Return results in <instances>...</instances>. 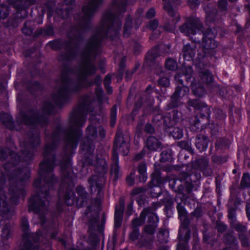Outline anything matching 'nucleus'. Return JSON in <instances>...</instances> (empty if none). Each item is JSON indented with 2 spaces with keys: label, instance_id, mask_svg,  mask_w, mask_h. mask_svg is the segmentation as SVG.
<instances>
[{
  "label": "nucleus",
  "instance_id": "obj_50",
  "mask_svg": "<svg viewBox=\"0 0 250 250\" xmlns=\"http://www.w3.org/2000/svg\"><path fill=\"white\" fill-rule=\"evenodd\" d=\"M8 155H15L10 149L5 148L0 150V159L1 161L5 160Z\"/></svg>",
  "mask_w": 250,
  "mask_h": 250
},
{
  "label": "nucleus",
  "instance_id": "obj_56",
  "mask_svg": "<svg viewBox=\"0 0 250 250\" xmlns=\"http://www.w3.org/2000/svg\"><path fill=\"white\" fill-rule=\"evenodd\" d=\"M178 145L180 147L185 149L191 153H193V150L191 147L190 144L187 141H182L178 143Z\"/></svg>",
  "mask_w": 250,
  "mask_h": 250
},
{
  "label": "nucleus",
  "instance_id": "obj_20",
  "mask_svg": "<svg viewBox=\"0 0 250 250\" xmlns=\"http://www.w3.org/2000/svg\"><path fill=\"white\" fill-rule=\"evenodd\" d=\"M111 161L110 174L113 177V180L116 181L121 175L119 166V158L117 153H113Z\"/></svg>",
  "mask_w": 250,
  "mask_h": 250
},
{
  "label": "nucleus",
  "instance_id": "obj_13",
  "mask_svg": "<svg viewBox=\"0 0 250 250\" xmlns=\"http://www.w3.org/2000/svg\"><path fill=\"white\" fill-rule=\"evenodd\" d=\"M88 17H81L80 23L79 26L73 28L68 33V37L71 39H77L78 35L81 33L80 28L83 30L88 27L89 21Z\"/></svg>",
  "mask_w": 250,
  "mask_h": 250
},
{
  "label": "nucleus",
  "instance_id": "obj_1",
  "mask_svg": "<svg viewBox=\"0 0 250 250\" xmlns=\"http://www.w3.org/2000/svg\"><path fill=\"white\" fill-rule=\"evenodd\" d=\"M93 102L91 96H86L81 99L79 106L74 109L69 117V127L62 129L60 124L57 125L55 129L46 139V145L43 150V159L40 164L39 174L41 177L40 184L41 193L32 200V211L42 216L47 213L48 204L41 198H45L48 195V188H51L57 182L56 178L52 174L55 167V151L58 147L61 138L64 139L65 143L70 150L77 147L78 141L82 136L80 128L83 125L88 113L93 111L91 104Z\"/></svg>",
  "mask_w": 250,
  "mask_h": 250
},
{
  "label": "nucleus",
  "instance_id": "obj_31",
  "mask_svg": "<svg viewBox=\"0 0 250 250\" xmlns=\"http://www.w3.org/2000/svg\"><path fill=\"white\" fill-rule=\"evenodd\" d=\"M158 56L159 54L157 49L155 48L148 51L146 57V63L148 65H152Z\"/></svg>",
  "mask_w": 250,
  "mask_h": 250
},
{
  "label": "nucleus",
  "instance_id": "obj_54",
  "mask_svg": "<svg viewBox=\"0 0 250 250\" xmlns=\"http://www.w3.org/2000/svg\"><path fill=\"white\" fill-rule=\"evenodd\" d=\"M201 2L200 0H188V4L190 9L193 10L197 9L200 5Z\"/></svg>",
  "mask_w": 250,
  "mask_h": 250
},
{
  "label": "nucleus",
  "instance_id": "obj_2",
  "mask_svg": "<svg viewBox=\"0 0 250 250\" xmlns=\"http://www.w3.org/2000/svg\"><path fill=\"white\" fill-rule=\"evenodd\" d=\"M121 25L117 17H104L101 27L89 39L82 54L79 68L76 72L77 81L70 83L68 76L64 72L62 73L61 85L52 95V99L57 105H60L67 102L70 91L77 92L87 86L86 78L94 75L97 70L93 60L99 52L102 39L107 36L113 39L117 36Z\"/></svg>",
  "mask_w": 250,
  "mask_h": 250
},
{
  "label": "nucleus",
  "instance_id": "obj_36",
  "mask_svg": "<svg viewBox=\"0 0 250 250\" xmlns=\"http://www.w3.org/2000/svg\"><path fill=\"white\" fill-rule=\"evenodd\" d=\"M181 99V98L173 93L171 96L170 102L167 105V109H170L181 105L182 104Z\"/></svg>",
  "mask_w": 250,
  "mask_h": 250
},
{
  "label": "nucleus",
  "instance_id": "obj_16",
  "mask_svg": "<svg viewBox=\"0 0 250 250\" xmlns=\"http://www.w3.org/2000/svg\"><path fill=\"white\" fill-rule=\"evenodd\" d=\"M125 209V201L123 198H120L119 204L116 207L114 226L116 228L121 226L123 220V214Z\"/></svg>",
  "mask_w": 250,
  "mask_h": 250
},
{
  "label": "nucleus",
  "instance_id": "obj_17",
  "mask_svg": "<svg viewBox=\"0 0 250 250\" xmlns=\"http://www.w3.org/2000/svg\"><path fill=\"white\" fill-rule=\"evenodd\" d=\"M194 167L202 171L207 176L212 174V169L209 167L208 159L205 157L197 159L195 162Z\"/></svg>",
  "mask_w": 250,
  "mask_h": 250
},
{
  "label": "nucleus",
  "instance_id": "obj_32",
  "mask_svg": "<svg viewBox=\"0 0 250 250\" xmlns=\"http://www.w3.org/2000/svg\"><path fill=\"white\" fill-rule=\"evenodd\" d=\"M9 210L6 196L3 193L0 194V215L7 213Z\"/></svg>",
  "mask_w": 250,
  "mask_h": 250
},
{
  "label": "nucleus",
  "instance_id": "obj_35",
  "mask_svg": "<svg viewBox=\"0 0 250 250\" xmlns=\"http://www.w3.org/2000/svg\"><path fill=\"white\" fill-rule=\"evenodd\" d=\"M223 241L228 245H237V240L236 237L232 233L227 232L223 236Z\"/></svg>",
  "mask_w": 250,
  "mask_h": 250
},
{
  "label": "nucleus",
  "instance_id": "obj_55",
  "mask_svg": "<svg viewBox=\"0 0 250 250\" xmlns=\"http://www.w3.org/2000/svg\"><path fill=\"white\" fill-rule=\"evenodd\" d=\"M177 209L180 219L188 217L187 212L181 203L178 204L177 206Z\"/></svg>",
  "mask_w": 250,
  "mask_h": 250
},
{
  "label": "nucleus",
  "instance_id": "obj_44",
  "mask_svg": "<svg viewBox=\"0 0 250 250\" xmlns=\"http://www.w3.org/2000/svg\"><path fill=\"white\" fill-rule=\"evenodd\" d=\"M151 182L159 184L162 182V179L161 177V171L159 169H155L151 174Z\"/></svg>",
  "mask_w": 250,
  "mask_h": 250
},
{
  "label": "nucleus",
  "instance_id": "obj_46",
  "mask_svg": "<svg viewBox=\"0 0 250 250\" xmlns=\"http://www.w3.org/2000/svg\"><path fill=\"white\" fill-rule=\"evenodd\" d=\"M74 57V54L72 50H69L66 53L61 55L58 58V60L60 62H64L65 61H68L72 59Z\"/></svg>",
  "mask_w": 250,
  "mask_h": 250
},
{
  "label": "nucleus",
  "instance_id": "obj_33",
  "mask_svg": "<svg viewBox=\"0 0 250 250\" xmlns=\"http://www.w3.org/2000/svg\"><path fill=\"white\" fill-rule=\"evenodd\" d=\"M230 227L234 229L239 233L245 234L247 231V226L241 223L236 221L230 222Z\"/></svg>",
  "mask_w": 250,
  "mask_h": 250
},
{
  "label": "nucleus",
  "instance_id": "obj_28",
  "mask_svg": "<svg viewBox=\"0 0 250 250\" xmlns=\"http://www.w3.org/2000/svg\"><path fill=\"white\" fill-rule=\"evenodd\" d=\"M76 190L79 196L77 204L79 206L82 207L84 203L86 202L87 193L84 190V188L81 186L78 187Z\"/></svg>",
  "mask_w": 250,
  "mask_h": 250
},
{
  "label": "nucleus",
  "instance_id": "obj_23",
  "mask_svg": "<svg viewBox=\"0 0 250 250\" xmlns=\"http://www.w3.org/2000/svg\"><path fill=\"white\" fill-rule=\"evenodd\" d=\"M202 7L206 13V16H219L217 4L215 2H204L203 3Z\"/></svg>",
  "mask_w": 250,
  "mask_h": 250
},
{
  "label": "nucleus",
  "instance_id": "obj_37",
  "mask_svg": "<svg viewBox=\"0 0 250 250\" xmlns=\"http://www.w3.org/2000/svg\"><path fill=\"white\" fill-rule=\"evenodd\" d=\"M189 92V89L188 87L182 85L180 86H177L173 93L174 95H176L180 98H182L183 97L186 96Z\"/></svg>",
  "mask_w": 250,
  "mask_h": 250
},
{
  "label": "nucleus",
  "instance_id": "obj_60",
  "mask_svg": "<svg viewBox=\"0 0 250 250\" xmlns=\"http://www.w3.org/2000/svg\"><path fill=\"white\" fill-rule=\"evenodd\" d=\"M55 5L54 1H48L45 4V6L48 10L47 16H53V6Z\"/></svg>",
  "mask_w": 250,
  "mask_h": 250
},
{
  "label": "nucleus",
  "instance_id": "obj_42",
  "mask_svg": "<svg viewBox=\"0 0 250 250\" xmlns=\"http://www.w3.org/2000/svg\"><path fill=\"white\" fill-rule=\"evenodd\" d=\"M166 68L171 71H175L177 69L178 65L176 61L171 58L167 59L166 61Z\"/></svg>",
  "mask_w": 250,
  "mask_h": 250
},
{
  "label": "nucleus",
  "instance_id": "obj_43",
  "mask_svg": "<svg viewBox=\"0 0 250 250\" xmlns=\"http://www.w3.org/2000/svg\"><path fill=\"white\" fill-rule=\"evenodd\" d=\"M95 94L99 104H101L104 101L107 100V98L103 96V90L101 86H98L96 87L95 89Z\"/></svg>",
  "mask_w": 250,
  "mask_h": 250
},
{
  "label": "nucleus",
  "instance_id": "obj_5",
  "mask_svg": "<svg viewBox=\"0 0 250 250\" xmlns=\"http://www.w3.org/2000/svg\"><path fill=\"white\" fill-rule=\"evenodd\" d=\"M62 174L63 175V182L64 184H67L68 187L66 188V191L64 196V200L66 204L71 206L74 204L75 194L73 190L74 183L72 181V169L70 161L69 159L61 166Z\"/></svg>",
  "mask_w": 250,
  "mask_h": 250
},
{
  "label": "nucleus",
  "instance_id": "obj_58",
  "mask_svg": "<svg viewBox=\"0 0 250 250\" xmlns=\"http://www.w3.org/2000/svg\"><path fill=\"white\" fill-rule=\"evenodd\" d=\"M140 236L139 228H132V231L129 235V238L132 241H135Z\"/></svg>",
  "mask_w": 250,
  "mask_h": 250
},
{
  "label": "nucleus",
  "instance_id": "obj_40",
  "mask_svg": "<svg viewBox=\"0 0 250 250\" xmlns=\"http://www.w3.org/2000/svg\"><path fill=\"white\" fill-rule=\"evenodd\" d=\"M240 187L242 188H250V176L248 173H245L242 177Z\"/></svg>",
  "mask_w": 250,
  "mask_h": 250
},
{
  "label": "nucleus",
  "instance_id": "obj_47",
  "mask_svg": "<svg viewBox=\"0 0 250 250\" xmlns=\"http://www.w3.org/2000/svg\"><path fill=\"white\" fill-rule=\"evenodd\" d=\"M152 90V87L150 86H148L145 91L146 95L144 97H142L140 100L141 103H147L152 101V98L150 96V92Z\"/></svg>",
  "mask_w": 250,
  "mask_h": 250
},
{
  "label": "nucleus",
  "instance_id": "obj_53",
  "mask_svg": "<svg viewBox=\"0 0 250 250\" xmlns=\"http://www.w3.org/2000/svg\"><path fill=\"white\" fill-rule=\"evenodd\" d=\"M116 114H117V106L114 105L111 109L110 112V125L111 126H114L115 125L116 120Z\"/></svg>",
  "mask_w": 250,
  "mask_h": 250
},
{
  "label": "nucleus",
  "instance_id": "obj_24",
  "mask_svg": "<svg viewBox=\"0 0 250 250\" xmlns=\"http://www.w3.org/2000/svg\"><path fill=\"white\" fill-rule=\"evenodd\" d=\"M208 143V138L205 135L199 134L196 136L195 145L200 151L206 150Z\"/></svg>",
  "mask_w": 250,
  "mask_h": 250
},
{
  "label": "nucleus",
  "instance_id": "obj_59",
  "mask_svg": "<svg viewBox=\"0 0 250 250\" xmlns=\"http://www.w3.org/2000/svg\"><path fill=\"white\" fill-rule=\"evenodd\" d=\"M53 105L50 102H45L42 106V110L47 114H49L52 111Z\"/></svg>",
  "mask_w": 250,
  "mask_h": 250
},
{
  "label": "nucleus",
  "instance_id": "obj_4",
  "mask_svg": "<svg viewBox=\"0 0 250 250\" xmlns=\"http://www.w3.org/2000/svg\"><path fill=\"white\" fill-rule=\"evenodd\" d=\"M86 151L84 157L85 163L91 165L96 166V171L99 175L92 176L88 180L90 187L92 190L94 187L97 189L98 193H100L104 184L105 181V174L107 169V165L105 160L98 159L96 156L93 154L94 150L90 149H83Z\"/></svg>",
  "mask_w": 250,
  "mask_h": 250
},
{
  "label": "nucleus",
  "instance_id": "obj_10",
  "mask_svg": "<svg viewBox=\"0 0 250 250\" xmlns=\"http://www.w3.org/2000/svg\"><path fill=\"white\" fill-rule=\"evenodd\" d=\"M21 227L22 232L21 246L23 250H31V234L29 224L26 217L24 216L21 219Z\"/></svg>",
  "mask_w": 250,
  "mask_h": 250
},
{
  "label": "nucleus",
  "instance_id": "obj_61",
  "mask_svg": "<svg viewBox=\"0 0 250 250\" xmlns=\"http://www.w3.org/2000/svg\"><path fill=\"white\" fill-rule=\"evenodd\" d=\"M158 82L160 85L164 87H167L169 85V79L166 77L160 78Z\"/></svg>",
  "mask_w": 250,
  "mask_h": 250
},
{
  "label": "nucleus",
  "instance_id": "obj_49",
  "mask_svg": "<svg viewBox=\"0 0 250 250\" xmlns=\"http://www.w3.org/2000/svg\"><path fill=\"white\" fill-rule=\"evenodd\" d=\"M228 0H219L217 4V8L218 9V12H225L227 10Z\"/></svg>",
  "mask_w": 250,
  "mask_h": 250
},
{
  "label": "nucleus",
  "instance_id": "obj_3",
  "mask_svg": "<svg viewBox=\"0 0 250 250\" xmlns=\"http://www.w3.org/2000/svg\"><path fill=\"white\" fill-rule=\"evenodd\" d=\"M182 32L186 33L188 36L192 38V36L195 35L200 31L203 34V41L200 52L198 55L200 58H203L208 55L214 54L215 49L217 47L216 42L212 39L213 35L209 29L205 30L202 23L198 18H191L188 20L180 28Z\"/></svg>",
  "mask_w": 250,
  "mask_h": 250
},
{
  "label": "nucleus",
  "instance_id": "obj_15",
  "mask_svg": "<svg viewBox=\"0 0 250 250\" xmlns=\"http://www.w3.org/2000/svg\"><path fill=\"white\" fill-rule=\"evenodd\" d=\"M164 2V9L168 16H176V11L181 5V0H162Z\"/></svg>",
  "mask_w": 250,
  "mask_h": 250
},
{
  "label": "nucleus",
  "instance_id": "obj_62",
  "mask_svg": "<svg viewBox=\"0 0 250 250\" xmlns=\"http://www.w3.org/2000/svg\"><path fill=\"white\" fill-rule=\"evenodd\" d=\"M201 178V174L199 173H193L191 171H190V182H196V181L199 180Z\"/></svg>",
  "mask_w": 250,
  "mask_h": 250
},
{
  "label": "nucleus",
  "instance_id": "obj_22",
  "mask_svg": "<svg viewBox=\"0 0 250 250\" xmlns=\"http://www.w3.org/2000/svg\"><path fill=\"white\" fill-rule=\"evenodd\" d=\"M196 51V45L195 43L187 44L183 47V57L188 61L191 60L194 57Z\"/></svg>",
  "mask_w": 250,
  "mask_h": 250
},
{
  "label": "nucleus",
  "instance_id": "obj_27",
  "mask_svg": "<svg viewBox=\"0 0 250 250\" xmlns=\"http://www.w3.org/2000/svg\"><path fill=\"white\" fill-rule=\"evenodd\" d=\"M0 119L2 124L8 128H14V122L11 115L5 113H0Z\"/></svg>",
  "mask_w": 250,
  "mask_h": 250
},
{
  "label": "nucleus",
  "instance_id": "obj_14",
  "mask_svg": "<svg viewBox=\"0 0 250 250\" xmlns=\"http://www.w3.org/2000/svg\"><path fill=\"white\" fill-rule=\"evenodd\" d=\"M188 104L189 106L193 107L196 109L201 110V115H203L205 117L209 116L210 108L204 103L199 100H191L188 101Z\"/></svg>",
  "mask_w": 250,
  "mask_h": 250
},
{
  "label": "nucleus",
  "instance_id": "obj_38",
  "mask_svg": "<svg viewBox=\"0 0 250 250\" xmlns=\"http://www.w3.org/2000/svg\"><path fill=\"white\" fill-rule=\"evenodd\" d=\"M158 240L161 243L167 242L168 237V231L165 229H160L157 234Z\"/></svg>",
  "mask_w": 250,
  "mask_h": 250
},
{
  "label": "nucleus",
  "instance_id": "obj_11",
  "mask_svg": "<svg viewBox=\"0 0 250 250\" xmlns=\"http://www.w3.org/2000/svg\"><path fill=\"white\" fill-rule=\"evenodd\" d=\"M21 107L17 117V122L20 124L30 125L31 124V106L30 102H21Z\"/></svg>",
  "mask_w": 250,
  "mask_h": 250
},
{
  "label": "nucleus",
  "instance_id": "obj_18",
  "mask_svg": "<svg viewBox=\"0 0 250 250\" xmlns=\"http://www.w3.org/2000/svg\"><path fill=\"white\" fill-rule=\"evenodd\" d=\"M112 6L116 10L117 15L109 11L108 14H104L102 16H121V13H124L126 11V0H113Z\"/></svg>",
  "mask_w": 250,
  "mask_h": 250
},
{
  "label": "nucleus",
  "instance_id": "obj_12",
  "mask_svg": "<svg viewBox=\"0 0 250 250\" xmlns=\"http://www.w3.org/2000/svg\"><path fill=\"white\" fill-rule=\"evenodd\" d=\"M155 209L150 207L144 208L140 213L139 217H136L133 219L131 222L132 228H138L139 226L143 225L145 222L146 217L149 218L150 213H152Z\"/></svg>",
  "mask_w": 250,
  "mask_h": 250
},
{
  "label": "nucleus",
  "instance_id": "obj_21",
  "mask_svg": "<svg viewBox=\"0 0 250 250\" xmlns=\"http://www.w3.org/2000/svg\"><path fill=\"white\" fill-rule=\"evenodd\" d=\"M103 1V0H93L87 5L83 6L82 10L84 14L83 16H94V12L98 8V5L102 4Z\"/></svg>",
  "mask_w": 250,
  "mask_h": 250
},
{
  "label": "nucleus",
  "instance_id": "obj_41",
  "mask_svg": "<svg viewBox=\"0 0 250 250\" xmlns=\"http://www.w3.org/2000/svg\"><path fill=\"white\" fill-rule=\"evenodd\" d=\"M12 226L9 223L5 224L2 230L1 236L5 239H8L11 236Z\"/></svg>",
  "mask_w": 250,
  "mask_h": 250
},
{
  "label": "nucleus",
  "instance_id": "obj_34",
  "mask_svg": "<svg viewBox=\"0 0 250 250\" xmlns=\"http://www.w3.org/2000/svg\"><path fill=\"white\" fill-rule=\"evenodd\" d=\"M192 90L194 95L198 97H202L205 94V90L201 83H192Z\"/></svg>",
  "mask_w": 250,
  "mask_h": 250
},
{
  "label": "nucleus",
  "instance_id": "obj_8",
  "mask_svg": "<svg viewBox=\"0 0 250 250\" xmlns=\"http://www.w3.org/2000/svg\"><path fill=\"white\" fill-rule=\"evenodd\" d=\"M129 152L128 139L127 137H125L121 130L117 131L115 137L113 153H118L123 155H126Z\"/></svg>",
  "mask_w": 250,
  "mask_h": 250
},
{
  "label": "nucleus",
  "instance_id": "obj_25",
  "mask_svg": "<svg viewBox=\"0 0 250 250\" xmlns=\"http://www.w3.org/2000/svg\"><path fill=\"white\" fill-rule=\"evenodd\" d=\"M161 142L155 137H149L146 141V146L147 149L151 151H156L161 148Z\"/></svg>",
  "mask_w": 250,
  "mask_h": 250
},
{
  "label": "nucleus",
  "instance_id": "obj_7",
  "mask_svg": "<svg viewBox=\"0 0 250 250\" xmlns=\"http://www.w3.org/2000/svg\"><path fill=\"white\" fill-rule=\"evenodd\" d=\"M180 219L181 225L179 231V243L177 245V250H189L187 243L190 237V230L188 228L189 220L188 217Z\"/></svg>",
  "mask_w": 250,
  "mask_h": 250
},
{
  "label": "nucleus",
  "instance_id": "obj_19",
  "mask_svg": "<svg viewBox=\"0 0 250 250\" xmlns=\"http://www.w3.org/2000/svg\"><path fill=\"white\" fill-rule=\"evenodd\" d=\"M141 24V21L136 17H127L124 26V35L125 37H128L130 34L132 27L134 25L137 28Z\"/></svg>",
  "mask_w": 250,
  "mask_h": 250
},
{
  "label": "nucleus",
  "instance_id": "obj_30",
  "mask_svg": "<svg viewBox=\"0 0 250 250\" xmlns=\"http://www.w3.org/2000/svg\"><path fill=\"white\" fill-rule=\"evenodd\" d=\"M47 122V119L44 116L35 117L32 115V129L35 126L38 128L42 127L45 125Z\"/></svg>",
  "mask_w": 250,
  "mask_h": 250
},
{
  "label": "nucleus",
  "instance_id": "obj_39",
  "mask_svg": "<svg viewBox=\"0 0 250 250\" xmlns=\"http://www.w3.org/2000/svg\"><path fill=\"white\" fill-rule=\"evenodd\" d=\"M201 80L206 83H210L213 81V76L208 70L203 71L201 73Z\"/></svg>",
  "mask_w": 250,
  "mask_h": 250
},
{
  "label": "nucleus",
  "instance_id": "obj_45",
  "mask_svg": "<svg viewBox=\"0 0 250 250\" xmlns=\"http://www.w3.org/2000/svg\"><path fill=\"white\" fill-rule=\"evenodd\" d=\"M238 238L241 242V245L244 247H250V238H248L246 233H239L238 234Z\"/></svg>",
  "mask_w": 250,
  "mask_h": 250
},
{
  "label": "nucleus",
  "instance_id": "obj_26",
  "mask_svg": "<svg viewBox=\"0 0 250 250\" xmlns=\"http://www.w3.org/2000/svg\"><path fill=\"white\" fill-rule=\"evenodd\" d=\"M209 116L205 117L203 115H201V113L194 117L193 122L191 124L196 127L198 130H201L206 127V123L204 120H208Z\"/></svg>",
  "mask_w": 250,
  "mask_h": 250
},
{
  "label": "nucleus",
  "instance_id": "obj_6",
  "mask_svg": "<svg viewBox=\"0 0 250 250\" xmlns=\"http://www.w3.org/2000/svg\"><path fill=\"white\" fill-rule=\"evenodd\" d=\"M153 211L150 214L147 220V224L143 228L142 235L141 237V242L142 245L151 243L154 238V234L158 227L159 219Z\"/></svg>",
  "mask_w": 250,
  "mask_h": 250
},
{
  "label": "nucleus",
  "instance_id": "obj_48",
  "mask_svg": "<svg viewBox=\"0 0 250 250\" xmlns=\"http://www.w3.org/2000/svg\"><path fill=\"white\" fill-rule=\"evenodd\" d=\"M161 160L162 162H166L167 161H170L172 160L171 152L170 150H166L163 151L161 154Z\"/></svg>",
  "mask_w": 250,
  "mask_h": 250
},
{
  "label": "nucleus",
  "instance_id": "obj_63",
  "mask_svg": "<svg viewBox=\"0 0 250 250\" xmlns=\"http://www.w3.org/2000/svg\"><path fill=\"white\" fill-rule=\"evenodd\" d=\"M212 160L215 163H222L227 161V158L217 155H213L212 156Z\"/></svg>",
  "mask_w": 250,
  "mask_h": 250
},
{
  "label": "nucleus",
  "instance_id": "obj_64",
  "mask_svg": "<svg viewBox=\"0 0 250 250\" xmlns=\"http://www.w3.org/2000/svg\"><path fill=\"white\" fill-rule=\"evenodd\" d=\"M89 227L91 229L95 230L98 228V222L96 218L90 220L89 222Z\"/></svg>",
  "mask_w": 250,
  "mask_h": 250
},
{
  "label": "nucleus",
  "instance_id": "obj_51",
  "mask_svg": "<svg viewBox=\"0 0 250 250\" xmlns=\"http://www.w3.org/2000/svg\"><path fill=\"white\" fill-rule=\"evenodd\" d=\"M111 83V76L109 75H107L104 79V84L105 88H106L107 92L109 94H111L112 93V90L111 87L110 86V84Z\"/></svg>",
  "mask_w": 250,
  "mask_h": 250
},
{
  "label": "nucleus",
  "instance_id": "obj_29",
  "mask_svg": "<svg viewBox=\"0 0 250 250\" xmlns=\"http://www.w3.org/2000/svg\"><path fill=\"white\" fill-rule=\"evenodd\" d=\"M187 171L182 172L179 173L178 179L181 181H186V183H188L187 190L188 192H191L192 188V184L190 182V169H187Z\"/></svg>",
  "mask_w": 250,
  "mask_h": 250
},
{
  "label": "nucleus",
  "instance_id": "obj_52",
  "mask_svg": "<svg viewBox=\"0 0 250 250\" xmlns=\"http://www.w3.org/2000/svg\"><path fill=\"white\" fill-rule=\"evenodd\" d=\"M170 132L173 138L176 139H179L183 136V131L179 127H174Z\"/></svg>",
  "mask_w": 250,
  "mask_h": 250
},
{
  "label": "nucleus",
  "instance_id": "obj_57",
  "mask_svg": "<svg viewBox=\"0 0 250 250\" xmlns=\"http://www.w3.org/2000/svg\"><path fill=\"white\" fill-rule=\"evenodd\" d=\"M135 171H132L126 178V182L127 185L132 186L135 183Z\"/></svg>",
  "mask_w": 250,
  "mask_h": 250
},
{
  "label": "nucleus",
  "instance_id": "obj_9",
  "mask_svg": "<svg viewBox=\"0 0 250 250\" xmlns=\"http://www.w3.org/2000/svg\"><path fill=\"white\" fill-rule=\"evenodd\" d=\"M90 125L86 129V137L83 140L81 145L82 149H90V150H94L95 146L94 141L97 137L96 126L92 125L93 121L90 119Z\"/></svg>",
  "mask_w": 250,
  "mask_h": 250
}]
</instances>
